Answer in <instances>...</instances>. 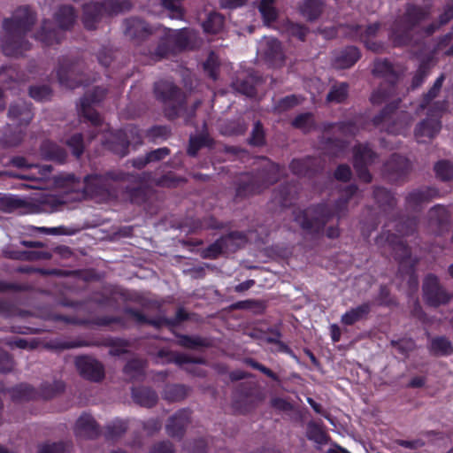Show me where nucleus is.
I'll list each match as a JSON object with an SVG mask.
<instances>
[{
  "mask_svg": "<svg viewBox=\"0 0 453 453\" xmlns=\"http://www.w3.org/2000/svg\"><path fill=\"white\" fill-rule=\"evenodd\" d=\"M150 173H130L122 170H110L104 173L87 174L83 180L68 173L58 178V184L74 195V200L88 198L109 199L111 196V181H130L142 184Z\"/></svg>",
  "mask_w": 453,
  "mask_h": 453,
  "instance_id": "1",
  "label": "nucleus"
},
{
  "mask_svg": "<svg viewBox=\"0 0 453 453\" xmlns=\"http://www.w3.org/2000/svg\"><path fill=\"white\" fill-rule=\"evenodd\" d=\"M357 190L356 184H349L342 189L341 196L333 203H319L294 211V221L306 234L320 235L331 219L336 218L339 221L347 215L349 203Z\"/></svg>",
  "mask_w": 453,
  "mask_h": 453,
  "instance_id": "2",
  "label": "nucleus"
},
{
  "mask_svg": "<svg viewBox=\"0 0 453 453\" xmlns=\"http://www.w3.org/2000/svg\"><path fill=\"white\" fill-rule=\"evenodd\" d=\"M36 12L29 6L18 7L11 18L3 20L4 35L2 39V51L8 57H19L31 49L27 39L36 21Z\"/></svg>",
  "mask_w": 453,
  "mask_h": 453,
  "instance_id": "3",
  "label": "nucleus"
},
{
  "mask_svg": "<svg viewBox=\"0 0 453 453\" xmlns=\"http://www.w3.org/2000/svg\"><path fill=\"white\" fill-rule=\"evenodd\" d=\"M281 166L272 161L252 172L240 173L234 180V201L239 203L261 194L279 180Z\"/></svg>",
  "mask_w": 453,
  "mask_h": 453,
  "instance_id": "4",
  "label": "nucleus"
},
{
  "mask_svg": "<svg viewBox=\"0 0 453 453\" xmlns=\"http://www.w3.org/2000/svg\"><path fill=\"white\" fill-rule=\"evenodd\" d=\"M77 17V12L73 5H60L54 13V19L58 27L51 20L43 19L35 34V39L45 46L59 44L63 37L62 31L70 30L73 27Z\"/></svg>",
  "mask_w": 453,
  "mask_h": 453,
  "instance_id": "5",
  "label": "nucleus"
},
{
  "mask_svg": "<svg viewBox=\"0 0 453 453\" xmlns=\"http://www.w3.org/2000/svg\"><path fill=\"white\" fill-rule=\"evenodd\" d=\"M7 116L17 126V129L12 131L11 125H7L0 143L4 148L16 147L23 141L26 128L34 118L32 104L23 100L14 102L9 106Z\"/></svg>",
  "mask_w": 453,
  "mask_h": 453,
  "instance_id": "6",
  "label": "nucleus"
},
{
  "mask_svg": "<svg viewBox=\"0 0 453 453\" xmlns=\"http://www.w3.org/2000/svg\"><path fill=\"white\" fill-rule=\"evenodd\" d=\"M349 28V35L354 40L363 42L365 47L373 53L382 54L387 52L389 43L393 48L396 47V29L394 25L387 33V41L379 40L384 33V26L380 22L370 24L365 27L361 25H351Z\"/></svg>",
  "mask_w": 453,
  "mask_h": 453,
  "instance_id": "7",
  "label": "nucleus"
},
{
  "mask_svg": "<svg viewBox=\"0 0 453 453\" xmlns=\"http://www.w3.org/2000/svg\"><path fill=\"white\" fill-rule=\"evenodd\" d=\"M372 73L375 76L386 79L372 93L370 97L372 104H381L388 101L396 91V73L393 64L385 58L374 61Z\"/></svg>",
  "mask_w": 453,
  "mask_h": 453,
  "instance_id": "8",
  "label": "nucleus"
},
{
  "mask_svg": "<svg viewBox=\"0 0 453 453\" xmlns=\"http://www.w3.org/2000/svg\"><path fill=\"white\" fill-rule=\"evenodd\" d=\"M57 77L61 86L70 89L85 87L89 83V79L84 73V63L79 58H60Z\"/></svg>",
  "mask_w": 453,
  "mask_h": 453,
  "instance_id": "9",
  "label": "nucleus"
},
{
  "mask_svg": "<svg viewBox=\"0 0 453 453\" xmlns=\"http://www.w3.org/2000/svg\"><path fill=\"white\" fill-rule=\"evenodd\" d=\"M153 92L157 100L173 104L165 110V115L169 119L177 118L180 111L185 108L186 101L183 93L173 81L160 80L155 82Z\"/></svg>",
  "mask_w": 453,
  "mask_h": 453,
  "instance_id": "10",
  "label": "nucleus"
},
{
  "mask_svg": "<svg viewBox=\"0 0 453 453\" xmlns=\"http://www.w3.org/2000/svg\"><path fill=\"white\" fill-rule=\"evenodd\" d=\"M109 347V355L111 357H119L128 352L130 347L129 341L118 337H108L102 341L90 342L86 340L59 341L54 343L56 349H70L81 347Z\"/></svg>",
  "mask_w": 453,
  "mask_h": 453,
  "instance_id": "11",
  "label": "nucleus"
},
{
  "mask_svg": "<svg viewBox=\"0 0 453 453\" xmlns=\"http://www.w3.org/2000/svg\"><path fill=\"white\" fill-rule=\"evenodd\" d=\"M422 297L425 303L433 308L446 305L451 300L450 293L434 273H427L423 279Z\"/></svg>",
  "mask_w": 453,
  "mask_h": 453,
  "instance_id": "12",
  "label": "nucleus"
},
{
  "mask_svg": "<svg viewBox=\"0 0 453 453\" xmlns=\"http://www.w3.org/2000/svg\"><path fill=\"white\" fill-rule=\"evenodd\" d=\"M262 393L250 383H241L236 388L232 407L241 414H246L254 410L262 401Z\"/></svg>",
  "mask_w": 453,
  "mask_h": 453,
  "instance_id": "13",
  "label": "nucleus"
},
{
  "mask_svg": "<svg viewBox=\"0 0 453 453\" xmlns=\"http://www.w3.org/2000/svg\"><path fill=\"white\" fill-rule=\"evenodd\" d=\"M427 14V12L421 6L412 4L406 5L400 25H398V32L403 33L401 35H398V44H406L411 41L413 29L426 19Z\"/></svg>",
  "mask_w": 453,
  "mask_h": 453,
  "instance_id": "14",
  "label": "nucleus"
},
{
  "mask_svg": "<svg viewBox=\"0 0 453 453\" xmlns=\"http://www.w3.org/2000/svg\"><path fill=\"white\" fill-rule=\"evenodd\" d=\"M125 195L128 201L134 205L142 207L146 213L155 215L159 210L156 192L146 186L126 187Z\"/></svg>",
  "mask_w": 453,
  "mask_h": 453,
  "instance_id": "15",
  "label": "nucleus"
},
{
  "mask_svg": "<svg viewBox=\"0 0 453 453\" xmlns=\"http://www.w3.org/2000/svg\"><path fill=\"white\" fill-rule=\"evenodd\" d=\"M106 95V88L95 87L90 92L86 93L81 98L79 112L81 117L95 127H98L102 124V119L98 111L95 110L92 105L101 103Z\"/></svg>",
  "mask_w": 453,
  "mask_h": 453,
  "instance_id": "16",
  "label": "nucleus"
},
{
  "mask_svg": "<svg viewBox=\"0 0 453 453\" xmlns=\"http://www.w3.org/2000/svg\"><path fill=\"white\" fill-rule=\"evenodd\" d=\"M399 257H401V261H398V273H401L402 280H406L410 292L414 293L418 288V277L415 274L418 260L411 256L410 250L405 244L398 242Z\"/></svg>",
  "mask_w": 453,
  "mask_h": 453,
  "instance_id": "17",
  "label": "nucleus"
},
{
  "mask_svg": "<svg viewBox=\"0 0 453 453\" xmlns=\"http://www.w3.org/2000/svg\"><path fill=\"white\" fill-rule=\"evenodd\" d=\"M74 365L81 377L91 382H100L105 377L102 362L88 355H80L74 359Z\"/></svg>",
  "mask_w": 453,
  "mask_h": 453,
  "instance_id": "18",
  "label": "nucleus"
},
{
  "mask_svg": "<svg viewBox=\"0 0 453 453\" xmlns=\"http://www.w3.org/2000/svg\"><path fill=\"white\" fill-rule=\"evenodd\" d=\"M439 196V190L433 187H423L409 192L404 197L407 211H419L424 205Z\"/></svg>",
  "mask_w": 453,
  "mask_h": 453,
  "instance_id": "19",
  "label": "nucleus"
},
{
  "mask_svg": "<svg viewBox=\"0 0 453 453\" xmlns=\"http://www.w3.org/2000/svg\"><path fill=\"white\" fill-rule=\"evenodd\" d=\"M192 411L188 408H182L178 410L172 415L165 425L166 434L179 441L182 440L187 427L191 422Z\"/></svg>",
  "mask_w": 453,
  "mask_h": 453,
  "instance_id": "20",
  "label": "nucleus"
},
{
  "mask_svg": "<svg viewBox=\"0 0 453 453\" xmlns=\"http://www.w3.org/2000/svg\"><path fill=\"white\" fill-rule=\"evenodd\" d=\"M291 173L298 177L312 178L324 169L322 162L314 157L294 158L289 164Z\"/></svg>",
  "mask_w": 453,
  "mask_h": 453,
  "instance_id": "21",
  "label": "nucleus"
},
{
  "mask_svg": "<svg viewBox=\"0 0 453 453\" xmlns=\"http://www.w3.org/2000/svg\"><path fill=\"white\" fill-rule=\"evenodd\" d=\"M152 33V27L143 19L132 17L124 20V34L137 43L148 39Z\"/></svg>",
  "mask_w": 453,
  "mask_h": 453,
  "instance_id": "22",
  "label": "nucleus"
},
{
  "mask_svg": "<svg viewBox=\"0 0 453 453\" xmlns=\"http://www.w3.org/2000/svg\"><path fill=\"white\" fill-rule=\"evenodd\" d=\"M74 434L76 437L96 439L101 431L95 418L91 415L84 413L75 423Z\"/></svg>",
  "mask_w": 453,
  "mask_h": 453,
  "instance_id": "23",
  "label": "nucleus"
},
{
  "mask_svg": "<svg viewBox=\"0 0 453 453\" xmlns=\"http://www.w3.org/2000/svg\"><path fill=\"white\" fill-rule=\"evenodd\" d=\"M104 145L108 150L123 157L129 152L130 142L123 130H117L110 134Z\"/></svg>",
  "mask_w": 453,
  "mask_h": 453,
  "instance_id": "24",
  "label": "nucleus"
},
{
  "mask_svg": "<svg viewBox=\"0 0 453 453\" xmlns=\"http://www.w3.org/2000/svg\"><path fill=\"white\" fill-rule=\"evenodd\" d=\"M361 58V52L356 46H347L341 50L333 60L337 69H347L353 66Z\"/></svg>",
  "mask_w": 453,
  "mask_h": 453,
  "instance_id": "25",
  "label": "nucleus"
},
{
  "mask_svg": "<svg viewBox=\"0 0 453 453\" xmlns=\"http://www.w3.org/2000/svg\"><path fill=\"white\" fill-rule=\"evenodd\" d=\"M226 255L235 253L242 249L248 242L247 234L243 231H231L220 237Z\"/></svg>",
  "mask_w": 453,
  "mask_h": 453,
  "instance_id": "26",
  "label": "nucleus"
},
{
  "mask_svg": "<svg viewBox=\"0 0 453 453\" xmlns=\"http://www.w3.org/2000/svg\"><path fill=\"white\" fill-rule=\"evenodd\" d=\"M104 12L102 3H89L83 6L82 23L86 29L95 30Z\"/></svg>",
  "mask_w": 453,
  "mask_h": 453,
  "instance_id": "27",
  "label": "nucleus"
},
{
  "mask_svg": "<svg viewBox=\"0 0 453 453\" xmlns=\"http://www.w3.org/2000/svg\"><path fill=\"white\" fill-rule=\"evenodd\" d=\"M441 128V122L436 119H426L419 122L415 129V136L420 142L432 140Z\"/></svg>",
  "mask_w": 453,
  "mask_h": 453,
  "instance_id": "28",
  "label": "nucleus"
},
{
  "mask_svg": "<svg viewBox=\"0 0 453 453\" xmlns=\"http://www.w3.org/2000/svg\"><path fill=\"white\" fill-rule=\"evenodd\" d=\"M41 155L47 160L63 165L67 160V151L54 142L44 141L40 148Z\"/></svg>",
  "mask_w": 453,
  "mask_h": 453,
  "instance_id": "29",
  "label": "nucleus"
},
{
  "mask_svg": "<svg viewBox=\"0 0 453 453\" xmlns=\"http://www.w3.org/2000/svg\"><path fill=\"white\" fill-rule=\"evenodd\" d=\"M131 394L136 404L146 408L153 407L158 400L157 392L150 387H133Z\"/></svg>",
  "mask_w": 453,
  "mask_h": 453,
  "instance_id": "30",
  "label": "nucleus"
},
{
  "mask_svg": "<svg viewBox=\"0 0 453 453\" xmlns=\"http://www.w3.org/2000/svg\"><path fill=\"white\" fill-rule=\"evenodd\" d=\"M265 60L273 67H280L285 63V55L281 42L278 39H270L265 50Z\"/></svg>",
  "mask_w": 453,
  "mask_h": 453,
  "instance_id": "31",
  "label": "nucleus"
},
{
  "mask_svg": "<svg viewBox=\"0 0 453 453\" xmlns=\"http://www.w3.org/2000/svg\"><path fill=\"white\" fill-rule=\"evenodd\" d=\"M147 361L142 358H131L123 367V373L130 381H142L145 378Z\"/></svg>",
  "mask_w": 453,
  "mask_h": 453,
  "instance_id": "32",
  "label": "nucleus"
},
{
  "mask_svg": "<svg viewBox=\"0 0 453 453\" xmlns=\"http://www.w3.org/2000/svg\"><path fill=\"white\" fill-rule=\"evenodd\" d=\"M372 305L369 302L363 303L342 314L341 322L345 326H352L355 323L365 319L370 313Z\"/></svg>",
  "mask_w": 453,
  "mask_h": 453,
  "instance_id": "33",
  "label": "nucleus"
},
{
  "mask_svg": "<svg viewBox=\"0 0 453 453\" xmlns=\"http://www.w3.org/2000/svg\"><path fill=\"white\" fill-rule=\"evenodd\" d=\"M297 184L296 182H286L281 184L274 192V196L279 200L281 206L288 207L296 199Z\"/></svg>",
  "mask_w": 453,
  "mask_h": 453,
  "instance_id": "34",
  "label": "nucleus"
},
{
  "mask_svg": "<svg viewBox=\"0 0 453 453\" xmlns=\"http://www.w3.org/2000/svg\"><path fill=\"white\" fill-rule=\"evenodd\" d=\"M322 0H304L300 5V13L308 21L317 20L324 12Z\"/></svg>",
  "mask_w": 453,
  "mask_h": 453,
  "instance_id": "35",
  "label": "nucleus"
},
{
  "mask_svg": "<svg viewBox=\"0 0 453 453\" xmlns=\"http://www.w3.org/2000/svg\"><path fill=\"white\" fill-rule=\"evenodd\" d=\"M175 53L181 52L189 48L191 43L188 28L174 30L166 34Z\"/></svg>",
  "mask_w": 453,
  "mask_h": 453,
  "instance_id": "36",
  "label": "nucleus"
},
{
  "mask_svg": "<svg viewBox=\"0 0 453 453\" xmlns=\"http://www.w3.org/2000/svg\"><path fill=\"white\" fill-rule=\"evenodd\" d=\"M349 85L348 82H335L334 83L326 96V102L328 104H343L349 97Z\"/></svg>",
  "mask_w": 453,
  "mask_h": 453,
  "instance_id": "37",
  "label": "nucleus"
},
{
  "mask_svg": "<svg viewBox=\"0 0 453 453\" xmlns=\"http://www.w3.org/2000/svg\"><path fill=\"white\" fill-rule=\"evenodd\" d=\"M158 357H166L168 363H174L178 365H182L185 364H205V359L203 357H193L187 354L168 351L165 349H160L158 351Z\"/></svg>",
  "mask_w": 453,
  "mask_h": 453,
  "instance_id": "38",
  "label": "nucleus"
},
{
  "mask_svg": "<svg viewBox=\"0 0 453 453\" xmlns=\"http://www.w3.org/2000/svg\"><path fill=\"white\" fill-rule=\"evenodd\" d=\"M428 221L431 227L434 230H440L444 227L449 221V213L442 205H435L431 208L427 213Z\"/></svg>",
  "mask_w": 453,
  "mask_h": 453,
  "instance_id": "39",
  "label": "nucleus"
},
{
  "mask_svg": "<svg viewBox=\"0 0 453 453\" xmlns=\"http://www.w3.org/2000/svg\"><path fill=\"white\" fill-rule=\"evenodd\" d=\"M335 127H337L338 131L345 136H355L358 132V127L354 120L325 122L322 124V130L324 133H330Z\"/></svg>",
  "mask_w": 453,
  "mask_h": 453,
  "instance_id": "40",
  "label": "nucleus"
},
{
  "mask_svg": "<svg viewBox=\"0 0 453 453\" xmlns=\"http://www.w3.org/2000/svg\"><path fill=\"white\" fill-rule=\"evenodd\" d=\"M225 19L222 14L211 12L202 23V27L205 34L217 35L222 31Z\"/></svg>",
  "mask_w": 453,
  "mask_h": 453,
  "instance_id": "41",
  "label": "nucleus"
},
{
  "mask_svg": "<svg viewBox=\"0 0 453 453\" xmlns=\"http://www.w3.org/2000/svg\"><path fill=\"white\" fill-rule=\"evenodd\" d=\"M177 338V344L188 349H197L199 348L209 347V342L205 338L200 336H192L173 332Z\"/></svg>",
  "mask_w": 453,
  "mask_h": 453,
  "instance_id": "42",
  "label": "nucleus"
},
{
  "mask_svg": "<svg viewBox=\"0 0 453 453\" xmlns=\"http://www.w3.org/2000/svg\"><path fill=\"white\" fill-rule=\"evenodd\" d=\"M429 351L434 356H449L453 353V344L445 336L434 337L430 342Z\"/></svg>",
  "mask_w": 453,
  "mask_h": 453,
  "instance_id": "43",
  "label": "nucleus"
},
{
  "mask_svg": "<svg viewBox=\"0 0 453 453\" xmlns=\"http://www.w3.org/2000/svg\"><path fill=\"white\" fill-rule=\"evenodd\" d=\"M213 141L207 134L191 135L188 141L187 153L190 157H196L198 151L204 147H211Z\"/></svg>",
  "mask_w": 453,
  "mask_h": 453,
  "instance_id": "44",
  "label": "nucleus"
},
{
  "mask_svg": "<svg viewBox=\"0 0 453 453\" xmlns=\"http://www.w3.org/2000/svg\"><path fill=\"white\" fill-rule=\"evenodd\" d=\"M188 393V388L182 384L166 385L163 391L165 400L174 403L185 399Z\"/></svg>",
  "mask_w": 453,
  "mask_h": 453,
  "instance_id": "45",
  "label": "nucleus"
},
{
  "mask_svg": "<svg viewBox=\"0 0 453 453\" xmlns=\"http://www.w3.org/2000/svg\"><path fill=\"white\" fill-rule=\"evenodd\" d=\"M376 157L377 154L367 144H358L354 147L353 162L370 165Z\"/></svg>",
  "mask_w": 453,
  "mask_h": 453,
  "instance_id": "46",
  "label": "nucleus"
},
{
  "mask_svg": "<svg viewBox=\"0 0 453 453\" xmlns=\"http://www.w3.org/2000/svg\"><path fill=\"white\" fill-rule=\"evenodd\" d=\"M127 423L122 419H115L107 425L104 431V438L107 441H115L126 434Z\"/></svg>",
  "mask_w": 453,
  "mask_h": 453,
  "instance_id": "47",
  "label": "nucleus"
},
{
  "mask_svg": "<svg viewBox=\"0 0 453 453\" xmlns=\"http://www.w3.org/2000/svg\"><path fill=\"white\" fill-rule=\"evenodd\" d=\"M12 397L15 401H29L40 397V394L31 385L23 383L12 388Z\"/></svg>",
  "mask_w": 453,
  "mask_h": 453,
  "instance_id": "48",
  "label": "nucleus"
},
{
  "mask_svg": "<svg viewBox=\"0 0 453 453\" xmlns=\"http://www.w3.org/2000/svg\"><path fill=\"white\" fill-rule=\"evenodd\" d=\"M294 128L301 130L304 134L310 133L315 128L314 115L311 112L300 113L291 121Z\"/></svg>",
  "mask_w": 453,
  "mask_h": 453,
  "instance_id": "49",
  "label": "nucleus"
},
{
  "mask_svg": "<svg viewBox=\"0 0 453 453\" xmlns=\"http://www.w3.org/2000/svg\"><path fill=\"white\" fill-rule=\"evenodd\" d=\"M65 385L62 380H54L52 383L43 382L40 386V397L49 400L65 391Z\"/></svg>",
  "mask_w": 453,
  "mask_h": 453,
  "instance_id": "50",
  "label": "nucleus"
},
{
  "mask_svg": "<svg viewBox=\"0 0 453 453\" xmlns=\"http://www.w3.org/2000/svg\"><path fill=\"white\" fill-rule=\"evenodd\" d=\"M306 436L310 441L320 445L326 444L329 440V436L322 426L312 421L307 425Z\"/></svg>",
  "mask_w": 453,
  "mask_h": 453,
  "instance_id": "51",
  "label": "nucleus"
},
{
  "mask_svg": "<svg viewBox=\"0 0 453 453\" xmlns=\"http://www.w3.org/2000/svg\"><path fill=\"white\" fill-rule=\"evenodd\" d=\"M322 148L330 156L336 157L342 153L346 148V142L335 137H322L320 139Z\"/></svg>",
  "mask_w": 453,
  "mask_h": 453,
  "instance_id": "52",
  "label": "nucleus"
},
{
  "mask_svg": "<svg viewBox=\"0 0 453 453\" xmlns=\"http://www.w3.org/2000/svg\"><path fill=\"white\" fill-rule=\"evenodd\" d=\"M4 255L5 257L13 259V260H21V261H33L40 258H49L50 256L48 254L42 255V253L38 251H27V250H8L4 251Z\"/></svg>",
  "mask_w": 453,
  "mask_h": 453,
  "instance_id": "53",
  "label": "nucleus"
},
{
  "mask_svg": "<svg viewBox=\"0 0 453 453\" xmlns=\"http://www.w3.org/2000/svg\"><path fill=\"white\" fill-rule=\"evenodd\" d=\"M65 145L71 150L72 155L76 159L81 158L85 150L83 134L81 133H75L72 134L66 139Z\"/></svg>",
  "mask_w": 453,
  "mask_h": 453,
  "instance_id": "54",
  "label": "nucleus"
},
{
  "mask_svg": "<svg viewBox=\"0 0 453 453\" xmlns=\"http://www.w3.org/2000/svg\"><path fill=\"white\" fill-rule=\"evenodd\" d=\"M174 54H176V53L170 42V40L168 39L167 35H165L158 41V43H157L154 52L152 53V57L155 60L158 61L165 58H167L170 55H174Z\"/></svg>",
  "mask_w": 453,
  "mask_h": 453,
  "instance_id": "55",
  "label": "nucleus"
},
{
  "mask_svg": "<svg viewBox=\"0 0 453 453\" xmlns=\"http://www.w3.org/2000/svg\"><path fill=\"white\" fill-rule=\"evenodd\" d=\"M52 89L49 85H33L29 87L28 94L30 97L37 102L50 101L52 96Z\"/></svg>",
  "mask_w": 453,
  "mask_h": 453,
  "instance_id": "56",
  "label": "nucleus"
},
{
  "mask_svg": "<svg viewBox=\"0 0 453 453\" xmlns=\"http://www.w3.org/2000/svg\"><path fill=\"white\" fill-rule=\"evenodd\" d=\"M203 71L212 80L216 81L219 77V62L218 56L211 51L203 64Z\"/></svg>",
  "mask_w": 453,
  "mask_h": 453,
  "instance_id": "57",
  "label": "nucleus"
},
{
  "mask_svg": "<svg viewBox=\"0 0 453 453\" xmlns=\"http://www.w3.org/2000/svg\"><path fill=\"white\" fill-rule=\"evenodd\" d=\"M200 255L203 259H217L221 256H226L220 238L203 249Z\"/></svg>",
  "mask_w": 453,
  "mask_h": 453,
  "instance_id": "58",
  "label": "nucleus"
},
{
  "mask_svg": "<svg viewBox=\"0 0 453 453\" xmlns=\"http://www.w3.org/2000/svg\"><path fill=\"white\" fill-rule=\"evenodd\" d=\"M434 52L447 57H453V33H449L441 37L434 49Z\"/></svg>",
  "mask_w": 453,
  "mask_h": 453,
  "instance_id": "59",
  "label": "nucleus"
},
{
  "mask_svg": "<svg viewBox=\"0 0 453 453\" xmlns=\"http://www.w3.org/2000/svg\"><path fill=\"white\" fill-rule=\"evenodd\" d=\"M186 181L187 180L185 178L178 176L173 172H168L157 179L155 183L157 186L162 188H177L181 183H185Z\"/></svg>",
  "mask_w": 453,
  "mask_h": 453,
  "instance_id": "60",
  "label": "nucleus"
},
{
  "mask_svg": "<svg viewBox=\"0 0 453 453\" xmlns=\"http://www.w3.org/2000/svg\"><path fill=\"white\" fill-rule=\"evenodd\" d=\"M300 104L299 97L296 95L286 96L279 99L273 105L274 111L283 113Z\"/></svg>",
  "mask_w": 453,
  "mask_h": 453,
  "instance_id": "61",
  "label": "nucleus"
},
{
  "mask_svg": "<svg viewBox=\"0 0 453 453\" xmlns=\"http://www.w3.org/2000/svg\"><path fill=\"white\" fill-rule=\"evenodd\" d=\"M436 176L443 181L453 180V164L447 160H441L434 165Z\"/></svg>",
  "mask_w": 453,
  "mask_h": 453,
  "instance_id": "62",
  "label": "nucleus"
},
{
  "mask_svg": "<svg viewBox=\"0 0 453 453\" xmlns=\"http://www.w3.org/2000/svg\"><path fill=\"white\" fill-rule=\"evenodd\" d=\"M233 87L239 93L247 96L249 97H253L257 94V88L255 85L250 79H236L233 82Z\"/></svg>",
  "mask_w": 453,
  "mask_h": 453,
  "instance_id": "63",
  "label": "nucleus"
},
{
  "mask_svg": "<svg viewBox=\"0 0 453 453\" xmlns=\"http://www.w3.org/2000/svg\"><path fill=\"white\" fill-rule=\"evenodd\" d=\"M71 447L72 443L67 441L45 443L40 446L38 453H66Z\"/></svg>",
  "mask_w": 453,
  "mask_h": 453,
  "instance_id": "64",
  "label": "nucleus"
}]
</instances>
